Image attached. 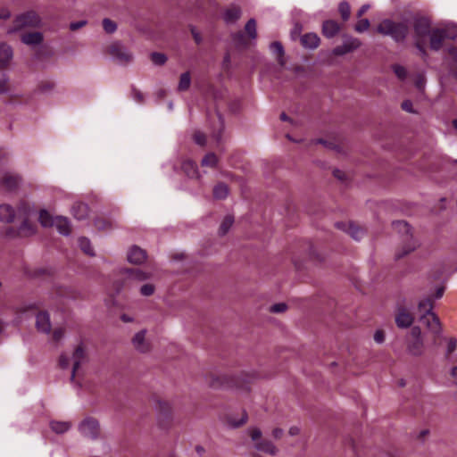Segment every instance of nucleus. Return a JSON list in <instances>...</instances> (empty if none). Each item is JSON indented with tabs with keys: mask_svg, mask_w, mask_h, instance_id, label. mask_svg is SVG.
Segmentation results:
<instances>
[{
	"mask_svg": "<svg viewBox=\"0 0 457 457\" xmlns=\"http://www.w3.org/2000/svg\"><path fill=\"white\" fill-rule=\"evenodd\" d=\"M87 348L83 344L78 345L71 357V360L65 356L62 355L60 358V365L62 368H67L70 365V362L72 365V373L71 379L74 380L76 375L79 373L80 366L87 361Z\"/></svg>",
	"mask_w": 457,
	"mask_h": 457,
	"instance_id": "nucleus-1",
	"label": "nucleus"
},
{
	"mask_svg": "<svg viewBox=\"0 0 457 457\" xmlns=\"http://www.w3.org/2000/svg\"><path fill=\"white\" fill-rule=\"evenodd\" d=\"M457 37V25L446 24L432 29L429 35L430 47L438 50L445 39H453Z\"/></svg>",
	"mask_w": 457,
	"mask_h": 457,
	"instance_id": "nucleus-2",
	"label": "nucleus"
},
{
	"mask_svg": "<svg viewBox=\"0 0 457 457\" xmlns=\"http://www.w3.org/2000/svg\"><path fill=\"white\" fill-rule=\"evenodd\" d=\"M377 30L382 35L392 37L395 41H402L407 35L408 26L405 22H395L386 19L378 24Z\"/></svg>",
	"mask_w": 457,
	"mask_h": 457,
	"instance_id": "nucleus-3",
	"label": "nucleus"
},
{
	"mask_svg": "<svg viewBox=\"0 0 457 457\" xmlns=\"http://www.w3.org/2000/svg\"><path fill=\"white\" fill-rule=\"evenodd\" d=\"M396 231L403 235L405 245L397 253V257H403L410 253L413 252L419 245L418 241L412 237L411 228L408 223L403 220H398L393 223Z\"/></svg>",
	"mask_w": 457,
	"mask_h": 457,
	"instance_id": "nucleus-4",
	"label": "nucleus"
},
{
	"mask_svg": "<svg viewBox=\"0 0 457 457\" xmlns=\"http://www.w3.org/2000/svg\"><path fill=\"white\" fill-rule=\"evenodd\" d=\"M154 410L156 420L161 426H164L171 422L174 417L173 402L168 399L156 398L154 402Z\"/></svg>",
	"mask_w": 457,
	"mask_h": 457,
	"instance_id": "nucleus-5",
	"label": "nucleus"
},
{
	"mask_svg": "<svg viewBox=\"0 0 457 457\" xmlns=\"http://www.w3.org/2000/svg\"><path fill=\"white\" fill-rule=\"evenodd\" d=\"M39 222L43 227L54 226L59 233L69 235L71 232V224L66 217L57 216L54 218L47 211L42 210L39 212Z\"/></svg>",
	"mask_w": 457,
	"mask_h": 457,
	"instance_id": "nucleus-6",
	"label": "nucleus"
},
{
	"mask_svg": "<svg viewBox=\"0 0 457 457\" xmlns=\"http://www.w3.org/2000/svg\"><path fill=\"white\" fill-rule=\"evenodd\" d=\"M248 435L253 442L256 450L272 456L278 454V448L270 440L262 438V432L259 428H250Z\"/></svg>",
	"mask_w": 457,
	"mask_h": 457,
	"instance_id": "nucleus-7",
	"label": "nucleus"
},
{
	"mask_svg": "<svg viewBox=\"0 0 457 457\" xmlns=\"http://www.w3.org/2000/svg\"><path fill=\"white\" fill-rule=\"evenodd\" d=\"M416 46L420 51H424L427 36L430 35V23L427 18H419L414 23Z\"/></svg>",
	"mask_w": 457,
	"mask_h": 457,
	"instance_id": "nucleus-8",
	"label": "nucleus"
},
{
	"mask_svg": "<svg viewBox=\"0 0 457 457\" xmlns=\"http://www.w3.org/2000/svg\"><path fill=\"white\" fill-rule=\"evenodd\" d=\"M106 52L120 63H128L133 59L132 54L119 42L110 44Z\"/></svg>",
	"mask_w": 457,
	"mask_h": 457,
	"instance_id": "nucleus-9",
	"label": "nucleus"
},
{
	"mask_svg": "<svg viewBox=\"0 0 457 457\" xmlns=\"http://www.w3.org/2000/svg\"><path fill=\"white\" fill-rule=\"evenodd\" d=\"M39 24V16L35 12H28L16 17L14 21V29L8 30V33H12L24 27H37Z\"/></svg>",
	"mask_w": 457,
	"mask_h": 457,
	"instance_id": "nucleus-10",
	"label": "nucleus"
},
{
	"mask_svg": "<svg viewBox=\"0 0 457 457\" xmlns=\"http://www.w3.org/2000/svg\"><path fill=\"white\" fill-rule=\"evenodd\" d=\"M424 348V340L420 327H413L408 339V350L413 355H419Z\"/></svg>",
	"mask_w": 457,
	"mask_h": 457,
	"instance_id": "nucleus-11",
	"label": "nucleus"
},
{
	"mask_svg": "<svg viewBox=\"0 0 457 457\" xmlns=\"http://www.w3.org/2000/svg\"><path fill=\"white\" fill-rule=\"evenodd\" d=\"M79 432L85 437L96 439L100 434L99 423L93 418H86L79 427Z\"/></svg>",
	"mask_w": 457,
	"mask_h": 457,
	"instance_id": "nucleus-12",
	"label": "nucleus"
},
{
	"mask_svg": "<svg viewBox=\"0 0 457 457\" xmlns=\"http://www.w3.org/2000/svg\"><path fill=\"white\" fill-rule=\"evenodd\" d=\"M31 211V208L27 204H22L18 210V215L21 218H24V220L19 229V233L22 237H29L36 232V227L29 223L27 219L29 216Z\"/></svg>",
	"mask_w": 457,
	"mask_h": 457,
	"instance_id": "nucleus-13",
	"label": "nucleus"
},
{
	"mask_svg": "<svg viewBox=\"0 0 457 457\" xmlns=\"http://www.w3.org/2000/svg\"><path fill=\"white\" fill-rule=\"evenodd\" d=\"M395 320L398 328H407L412 325L414 317L407 307L403 305H398Z\"/></svg>",
	"mask_w": 457,
	"mask_h": 457,
	"instance_id": "nucleus-14",
	"label": "nucleus"
},
{
	"mask_svg": "<svg viewBox=\"0 0 457 457\" xmlns=\"http://www.w3.org/2000/svg\"><path fill=\"white\" fill-rule=\"evenodd\" d=\"M361 43L358 38L347 37L345 38L343 44L333 49V54L345 55L351 53L361 46Z\"/></svg>",
	"mask_w": 457,
	"mask_h": 457,
	"instance_id": "nucleus-15",
	"label": "nucleus"
},
{
	"mask_svg": "<svg viewBox=\"0 0 457 457\" xmlns=\"http://www.w3.org/2000/svg\"><path fill=\"white\" fill-rule=\"evenodd\" d=\"M336 227L338 229H341V230L345 231V233H347L351 237H353L355 240H360L361 238L363 237V236L365 234V230L362 228L354 224L352 221L337 222L336 224Z\"/></svg>",
	"mask_w": 457,
	"mask_h": 457,
	"instance_id": "nucleus-16",
	"label": "nucleus"
},
{
	"mask_svg": "<svg viewBox=\"0 0 457 457\" xmlns=\"http://www.w3.org/2000/svg\"><path fill=\"white\" fill-rule=\"evenodd\" d=\"M14 57L12 47L5 42H0V70L11 67Z\"/></svg>",
	"mask_w": 457,
	"mask_h": 457,
	"instance_id": "nucleus-17",
	"label": "nucleus"
},
{
	"mask_svg": "<svg viewBox=\"0 0 457 457\" xmlns=\"http://www.w3.org/2000/svg\"><path fill=\"white\" fill-rule=\"evenodd\" d=\"M133 347L140 353H147L151 349V344L146 338V330H140L132 337Z\"/></svg>",
	"mask_w": 457,
	"mask_h": 457,
	"instance_id": "nucleus-18",
	"label": "nucleus"
},
{
	"mask_svg": "<svg viewBox=\"0 0 457 457\" xmlns=\"http://www.w3.org/2000/svg\"><path fill=\"white\" fill-rule=\"evenodd\" d=\"M419 319L430 333L434 334L435 336H437L441 333V324L436 314H430L428 316L420 315Z\"/></svg>",
	"mask_w": 457,
	"mask_h": 457,
	"instance_id": "nucleus-19",
	"label": "nucleus"
},
{
	"mask_svg": "<svg viewBox=\"0 0 457 457\" xmlns=\"http://www.w3.org/2000/svg\"><path fill=\"white\" fill-rule=\"evenodd\" d=\"M120 274L124 275L129 279H132L137 282L145 281L151 278L152 273L139 270V269H123L120 270Z\"/></svg>",
	"mask_w": 457,
	"mask_h": 457,
	"instance_id": "nucleus-20",
	"label": "nucleus"
},
{
	"mask_svg": "<svg viewBox=\"0 0 457 457\" xmlns=\"http://www.w3.org/2000/svg\"><path fill=\"white\" fill-rule=\"evenodd\" d=\"M36 327L38 331L49 334L51 330V322L49 314L46 312H40L36 317Z\"/></svg>",
	"mask_w": 457,
	"mask_h": 457,
	"instance_id": "nucleus-21",
	"label": "nucleus"
},
{
	"mask_svg": "<svg viewBox=\"0 0 457 457\" xmlns=\"http://www.w3.org/2000/svg\"><path fill=\"white\" fill-rule=\"evenodd\" d=\"M127 258L130 263L141 264L146 260V253L137 246H132L128 251Z\"/></svg>",
	"mask_w": 457,
	"mask_h": 457,
	"instance_id": "nucleus-22",
	"label": "nucleus"
},
{
	"mask_svg": "<svg viewBox=\"0 0 457 457\" xmlns=\"http://www.w3.org/2000/svg\"><path fill=\"white\" fill-rule=\"evenodd\" d=\"M21 40L27 46H37L43 42L44 37L43 34L38 31L28 32L21 35Z\"/></svg>",
	"mask_w": 457,
	"mask_h": 457,
	"instance_id": "nucleus-23",
	"label": "nucleus"
},
{
	"mask_svg": "<svg viewBox=\"0 0 457 457\" xmlns=\"http://www.w3.org/2000/svg\"><path fill=\"white\" fill-rule=\"evenodd\" d=\"M71 214L77 220H84L88 215V207L83 203L76 202L71 207Z\"/></svg>",
	"mask_w": 457,
	"mask_h": 457,
	"instance_id": "nucleus-24",
	"label": "nucleus"
},
{
	"mask_svg": "<svg viewBox=\"0 0 457 457\" xmlns=\"http://www.w3.org/2000/svg\"><path fill=\"white\" fill-rule=\"evenodd\" d=\"M301 43L305 48L314 49L320 45V37L315 33H307L301 37Z\"/></svg>",
	"mask_w": 457,
	"mask_h": 457,
	"instance_id": "nucleus-25",
	"label": "nucleus"
},
{
	"mask_svg": "<svg viewBox=\"0 0 457 457\" xmlns=\"http://www.w3.org/2000/svg\"><path fill=\"white\" fill-rule=\"evenodd\" d=\"M340 29V26L335 21H326L322 26V33L327 37H335Z\"/></svg>",
	"mask_w": 457,
	"mask_h": 457,
	"instance_id": "nucleus-26",
	"label": "nucleus"
},
{
	"mask_svg": "<svg viewBox=\"0 0 457 457\" xmlns=\"http://www.w3.org/2000/svg\"><path fill=\"white\" fill-rule=\"evenodd\" d=\"M241 16V9L237 6H230L228 7L223 14V18L226 22L233 23L237 21Z\"/></svg>",
	"mask_w": 457,
	"mask_h": 457,
	"instance_id": "nucleus-27",
	"label": "nucleus"
},
{
	"mask_svg": "<svg viewBox=\"0 0 457 457\" xmlns=\"http://www.w3.org/2000/svg\"><path fill=\"white\" fill-rule=\"evenodd\" d=\"M433 309V302L430 298L426 297L424 299H421L418 303V312L419 315H430L435 314L432 312Z\"/></svg>",
	"mask_w": 457,
	"mask_h": 457,
	"instance_id": "nucleus-28",
	"label": "nucleus"
},
{
	"mask_svg": "<svg viewBox=\"0 0 457 457\" xmlns=\"http://www.w3.org/2000/svg\"><path fill=\"white\" fill-rule=\"evenodd\" d=\"M15 217V212L12 206L8 204L0 205V220L4 222H11Z\"/></svg>",
	"mask_w": 457,
	"mask_h": 457,
	"instance_id": "nucleus-29",
	"label": "nucleus"
},
{
	"mask_svg": "<svg viewBox=\"0 0 457 457\" xmlns=\"http://www.w3.org/2000/svg\"><path fill=\"white\" fill-rule=\"evenodd\" d=\"M20 179L16 175L6 173L2 178L3 187L7 190H12L19 185Z\"/></svg>",
	"mask_w": 457,
	"mask_h": 457,
	"instance_id": "nucleus-30",
	"label": "nucleus"
},
{
	"mask_svg": "<svg viewBox=\"0 0 457 457\" xmlns=\"http://www.w3.org/2000/svg\"><path fill=\"white\" fill-rule=\"evenodd\" d=\"M226 380V376L222 374L210 373L206 377V381L208 385H210L212 387H219L221 385H224Z\"/></svg>",
	"mask_w": 457,
	"mask_h": 457,
	"instance_id": "nucleus-31",
	"label": "nucleus"
},
{
	"mask_svg": "<svg viewBox=\"0 0 457 457\" xmlns=\"http://www.w3.org/2000/svg\"><path fill=\"white\" fill-rule=\"evenodd\" d=\"M51 428L57 434H62L68 431L71 428V423L68 421H52Z\"/></svg>",
	"mask_w": 457,
	"mask_h": 457,
	"instance_id": "nucleus-32",
	"label": "nucleus"
},
{
	"mask_svg": "<svg viewBox=\"0 0 457 457\" xmlns=\"http://www.w3.org/2000/svg\"><path fill=\"white\" fill-rule=\"evenodd\" d=\"M191 84V76L188 71L184 72L180 75L178 90L179 91H186L189 88Z\"/></svg>",
	"mask_w": 457,
	"mask_h": 457,
	"instance_id": "nucleus-33",
	"label": "nucleus"
},
{
	"mask_svg": "<svg viewBox=\"0 0 457 457\" xmlns=\"http://www.w3.org/2000/svg\"><path fill=\"white\" fill-rule=\"evenodd\" d=\"M182 170H184V172L190 178H194L197 175V170H196V167H195V164L187 160V161H185L182 164Z\"/></svg>",
	"mask_w": 457,
	"mask_h": 457,
	"instance_id": "nucleus-34",
	"label": "nucleus"
},
{
	"mask_svg": "<svg viewBox=\"0 0 457 457\" xmlns=\"http://www.w3.org/2000/svg\"><path fill=\"white\" fill-rule=\"evenodd\" d=\"M79 246L85 253L90 256L94 255V249L91 245L90 241L87 238L80 237L79 239Z\"/></svg>",
	"mask_w": 457,
	"mask_h": 457,
	"instance_id": "nucleus-35",
	"label": "nucleus"
},
{
	"mask_svg": "<svg viewBox=\"0 0 457 457\" xmlns=\"http://www.w3.org/2000/svg\"><path fill=\"white\" fill-rule=\"evenodd\" d=\"M228 189L224 184H218L213 189V195L217 199H223L228 195Z\"/></svg>",
	"mask_w": 457,
	"mask_h": 457,
	"instance_id": "nucleus-36",
	"label": "nucleus"
},
{
	"mask_svg": "<svg viewBox=\"0 0 457 457\" xmlns=\"http://www.w3.org/2000/svg\"><path fill=\"white\" fill-rule=\"evenodd\" d=\"M270 48L271 52L278 55V61L280 64H283L282 56L284 54V49L279 42H273L270 44Z\"/></svg>",
	"mask_w": 457,
	"mask_h": 457,
	"instance_id": "nucleus-37",
	"label": "nucleus"
},
{
	"mask_svg": "<svg viewBox=\"0 0 457 457\" xmlns=\"http://www.w3.org/2000/svg\"><path fill=\"white\" fill-rule=\"evenodd\" d=\"M245 32L248 34V36L254 39L257 37V31H256V21L253 19H251L247 21L245 27Z\"/></svg>",
	"mask_w": 457,
	"mask_h": 457,
	"instance_id": "nucleus-38",
	"label": "nucleus"
},
{
	"mask_svg": "<svg viewBox=\"0 0 457 457\" xmlns=\"http://www.w3.org/2000/svg\"><path fill=\"white\" fill-rule=\"evenodd\" d=\"M246 421H247V415H246V413L244 412L241 414L240 418L237 420L230 417L228 420V425L231 428H238V427L244 425Z\"/></svg>",
	"mask_w": 457,
	"mask_h": 457,
	"instance_id": "nucleus-39",
	"label": "nucleus"
},
{
	"mask_svg": "<svg viewBox=\"0 0 457 457\" xmlns=\"http://www.w3.org/2000/svg\"><path fill=\"white\" fill-rule=\"evenodd\" d=\"M233 222H234V220L231 216L225 217V219L223 220V221L220 224V233L222 235L226 234L231 228Z\"/></svg>",
	"mask_w": 457,
	"mask_h": 457,
	"instance_id": "nucleus-40",
	"label": "nucleus"
},
{
	"mask_svg": "<svg viewBox=\"0 0 457 457\" xmlns=\"http://www.w3.org/2000/svg\"><path fill=\"white\" fill-rule=\"evenodd\" d=\"M217 157L213 154H206L202 160V165L206 167H214L217 163Z\"/></svg>",
	"mask_w": 457,
	"mask_h": 457,
	"instance_id": "nucleus-41",
	"label": "nucleus"
},
{
	"mask_svg": "<svg viewBox=\"0 0 457 457\" xmlns=\"http://www.w3.org/2000/svg\"><path fill=\"white\" fill-rule=\"evenodd\" d=\"M151 61L156 65H162L167 61V57L161 53H153L151 54Z\"/></svg>",
	"mask_w": 457,
	"mask_h": 457,
	"instance_id": "nucleus-42",
	"label": "nucleus"
},
{
	"mask_svg": "<svg viewBox=\"0 0 457 457\" xmlns=\"http://www.w3.org/2000/svg\"><path fill=\"white\" fill-rule=\"evenodd\" d=\"M155 291V287L154 284L146 283L140 287V294L144 296H150Z\"/></svg>",
	"mask_w": 457,
	"mask_h": 457,
	"instance_id": "nucleus-43",
	"label": "nucleus"
},
{
	"mask_svg": "<svg viewBox=\"0 0 457 457\" xmlns=\"http://www.w3.org/2000/svg\"><path fill=\"white\" fill-rule=\"evenodd\" d=\"M287 310V305L285 303H278L272 304L269 311L272 313H283Z\"/></svg>",
	"mask_w": 457,
	"mask_h": 457,
	"instance_id": "nucleus-44",
	"label": "nucleus"
},
{
	"mask_svg": "<svg viewBox=\"0 0 457 457\" xmlns=\"http://www.w3.org/2000/svg\"><path fill=\"white\" fill-rule=\"evenodd\" d=\"M103 27L107 33H113L117 29L116 23L110 19H104L103 21Z\"/></svg>",
	"mask_w": 457,
	"mask_h": 457,
	"instance_id": "nucleus-45",
	"label": "nucleus"
},
{
	"mask_svg": "<svg viewBox=\"0 0 457 457\" xmlns=\"http://www.w3.org/2000/svg\"><path fill=\"white\" fill-rule=\"evenodd\" d=\"M370 28V21L368 19L360 20L355 25V30L357 32H364Z\"/></svg>",
	"mask_w": 457,
	"mask_h": 457,
	"instance_id": "nucleus-46",
	"label": "nucleus"
},
{
	"mask_svg": "<svg viewBox=\"0 0 457 457\" xmlns=\"http://www.w3.org/2000/svg\"><path fill=\"white\" fill-rule=\"evenodd\" d=\"M339 12H340V13L342 15V18L344 20H347L349 18V15H350V6H349L348 3L342 2L339 4Z\"/></svg>",
	"mask_w": 457,
	"mask_h": 457,
	"instance_id": "nucleus-47",
	"label": "nucleus"
},
{
	"mask_svg": "<svg viewBox=\"0 0 457 457\" xmlns=\"http://www.w3.org/2000/svg\"><path fill=\"white\" fill-rule=\"evenodd\" d=\"M64 335H65L64 329L62 328H57L53 331L52 340L54 342L57 343L64 337Z\"/></svg>",
	"mask_w": 457,
	"mask_h": 457,
	"instance_id": "nucleus-48",
	"label": "nucleus"
},
{
	"mask_svg": "<svg viewBox=\"0 0 457 457\" xmlns=\"http://www.w3.org/2000/svg\"><path fill=\"white\" fill-rule=\"evenodd\" d=\"M394 71L400 79H403L406 78L407 71L404 67L401 65H395Z\"/></svg>",
	"mask_w": 457,
	"mask_h": 457,
	"instance_id": "nucleus-49",
	"label": "nucleus"
},
{
	"mask_svg": "<svg viewBox=\"0 0 457 457\" xmlns=\"http://www.w3.org/2000/svg\"><path fill=\"white\" fill-rule=\"evenodd\" d=\"M402 109L410 113H416V110L413 108L412 102L410 100H405L402 103Z\"/></svg>",
	"mask_w": 457,
	"mask_h": 457,
	"instance_id": "nucleus-50",
	"label": "nucleus"
},
{
	"mask_svg": "<svg viewBox=\"0 0 457 457\" xmlns=\"http://www.w3.org/2000/svg\"><path fill=\"white\" fill-rule=\"evenodd\" d=\"M373 338L377 344H383L385 341V332L382 329H377L374 333Z\"/></svg>",
	"mask_w": 457,
	"mask_h": 457,
	"instance_id": "nucleus-51",
	"label": "nucleus"
},
{
	"mask_svg": "<svg viewBox=\"0 0 457 457\" xmlns=\"http://www.w3.org/2000/svg\"><path fill=\"white\" fill-rule=\"evenodd\" d=\"M190 31H191V34H192L193 38L195 41V43L196 44L202 43L203 37H202L200 31L195 27H191Z\"/></svg>",
	"mask_w": 457,
	"mask_h": 457,
	"instance_id": "nucleus-52",
	"label": "nucleus"
},
{
	"mask_svg": "<svg viewBox=\"0 0 457 457\" xmlns=\"http://www.w3.org/2000/svg\"><path fill=\"white\" fill-rule=\"evenodd\" d=\"M8 82L9 79L7 77L0 78V94H4L8 91Z\"/></svg>",
	"mask_w": 457,
	"mask_h": 457,
	"instance_id": "nucleus-53",
	"label": "nucleus"
},
{
	"mask_svg": "<svg viewBox=\"0 0 457 457\" xmlns=\"http://www.w3.org/2000/svg\"><path fill=\"white\" fill-rule=\"evenodd\" d=\"M414 83H415V86L417 87V88H419L420 90H422L425 87L424 76L421 74L417 75L415 78Z\"/></svg>",
	"mask_w": 457,
	"mask_h": 457,
	"instance_id": "nucleus-54",
	"label": "nucleus"
},
{
	"mask_svg": "<svg viewBox=\"0 0 457 457\" xmlns=\"http://www.w3.org/2000/svg\"><path fill=\"white\" fill-rule=\"evenodd\" d=\"M270 434L274 439L278 440L283 436L284 430L281 428H272Z\"/></svg>",
	"mask_w": 457,
	"mask_h": 457,
	"instance_id": "nucleus-55",
	"label": "nucleus"
},
{
	"mask_svg": "<svg viewBox=\"0 0 457 457\" xmlns=\"http://www.w3.org/2000/svg\"><path fill=\"white\" fill-rule=\"evenodd\" d=\"M457 347V340L455 338H450L447 344V353H452Z\"/></svg>",
	"mask_w": 457,
	"mask_h": 457,
	"instance_id": "nucleus-56",
	"label": "nucleus"
},
{
	"mask_svg": "<svg viewBox=\"0 0 457 457\" xmlns=\"http://www.w3.org/2000/svg\"><path fill=\"white\" fill-rule=\"evenodd\" d=\"M194 139L196 144L201 145H204V143H205V137L204 134H202L200 132L195 133Z\"/></svg>",
	"mask_w": 457,
	"mask_h": 457,
	"instance_id": "nucleus-57",
	"label": "nucleus"
},
{
	"mask_svg": "<svg viewBox=\"0 0 457 457\" xmlns=\"http://www.w3.org/2000/svg\"><path fill=\"white\" fill-rule=\"evenodd\" d=\"M301 432V428L298 426H292L288 429V435L291 436H298Z\"/></svg>",
	"mask_w": 457,
	"mask_h": 457,
	"instance_id": "nucleus-58",
	"label": "nucleus"
},
{
	"mask_svg": "<svg viewBox=\"0 0 457 457\" xmlns=\"http://www.w3.org/2000/svg\"><path fill=\"white\" fill-rule=\"evenodd\" d=\"M10 17V12L7 8L0 6V19H7Z\"/></svg>",
	"mask_w": 457,
	"mask_h": 457,
	"instance_id": "nucleus-59",
	"label": "nucleus"
},
{
	"mask_svg": "<svg viewBox=\"0 0 457 457\" xmlns=\"http://www.w3.org/2000/svg\"><path fill=\"white\" fill-rule=\"evenodd\" d=\"M85 23V21L72 22L71 23L70 28L71 30H76L83 27Z\"/></svg>",
	"mask_w": 457,
	"mask_h": 457,
	"instance_id": "nucleus-60",
	"label": "nucleus"
},
{
	"mask_svg": "<svg viewBox=\"0 0 457 457\" xmlns=\"http://www.w3.org/2000/svg\"><path fill=\"white\" fill-rule=\"evenodd\" d=\"M370 4H363L358 12V16L361 17L363 15L370 9Z\"/></svg>",
	"mask_w": 457,
	"mask_h": 457,
	"instance_id": "nucleus-61",
	"label": "nucleus"
},
{
	"mask_svg": "<svg viewBox=\"0 0 457 457\" xmlns=\"http://www.w3.org/2000/svg\"><path fill=\"white\" fill-rule=\"evenodd\" d=\"M96 228H99V229H104V228H106L108 227V226H107V225H105V223H104L101 220H97L96 221Z\"/></svg>",
	"mask_w": 457,
	"mask_h": 457,
	"instance_id": "nucleus-62",
	"label": "nucleus"
},
{
	"mask_svg": "<svg viewBox=\"0 0 457 457\" xmlns=\"http://www.w3.org/2000/svg\"><path fill=\"white\" fill-rule=\"evenodd\" d=\"M443 293H444V287H438L436 289V293L435 297L436 298H440L443 295Z\"/></svg>",
	"mask_w": 457,
	"mask_h": 457,
	"instance_id": "nucleus-63",
	"label": "nucleus"
},
{
	"mask_svg": "<svg viewBox=\"0 0 457 457\" xmlns=\"http://www.w3.org/2000/svg\"><path fill=\"white\" fill-rule=\"evenodd\" d=\"M453 378L455 379V381L457 382V366L454 367L453 370H452V372H451Z\"/></svg>",
	"mask_w": 457,
	"mask_h": 457,
	"instance_id": "nucleus-64",
	"label": "nucleus"
}]
</instances>
